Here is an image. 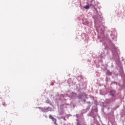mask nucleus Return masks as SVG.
<instances>
[{
	"label": "nucleus",
	"mask_w": 125,
	"mask_h": 125,
	"mask_svg": "<svg viewBox=\"0 0 125 125\" xmlns=\"http://www.w3.org/2000/svg\"><path fill=\"white\" fill-rule=\"evenodd\" d=\"M77 125H80L79 124H77Z\"/></svg>",
	"instance_id": "0eeeda50"
},
{
	"label": "nucleus",
	"mask_w": 125,
	"mask_h": 125,
	"mask_svg": "<svg viewBox=\"0 0 125 125\" xmlns=\"http://www.w3.org/2000/svg\"><path fill=\"white\" fill-rule=\"evenodd\" d=\"M110 95H111L112 96H114L113 94H110Z\"/></svg>",
	"instance_id": "423d86ee"
},
{
	"label": "nucleus",
	"mask_w": 125,
	"mask_h": 125,
	"mask_svg": "<svg viewBox=\"0 0 125 125\" xmlns=\"http://www.w3.org/2000/svg\"><path fill=\"white\" fill-rule=\"evenodd\" d=\"M49 117L50 119L52 120L53 122H54L55 124L56 123V120L55 118H54L51 115H49Z\"/></svg>",
	"instance_id": "7ed1b4c3"
},
{
	"label": "nucleus",
	"mask_w": 125,
	"mask_h": 125,
	"mask_svg": "<svg viewBox=\"0 0 125 125\" xmlns=\"http://www.w3.org/2000/svg\"><path fill=\"white\" fill-rule=\"evenodd\" d=\"M49 117L50 119L52 120L53 122H54L55 124L56 123V120L55 118H54L51 115H49Z\"/></svg>",
	"instance_id": "20e7f679"
},
{
	"label": "nucleus",
	"mask_w": 125,
	"mask_h": 125,
	"mask_svg": "<svg viewBox=\"0 0 125 125\" xmlns=\"http://www.w3.org/2000/svg\"><path fill=\"white\" fill-rule=\"evenodd\" d=\"M49 117L50 119L52 120L53 122H54L55 124L56 123V120L55 118H54L51 115H49Z\"/></svg>",
	"instance_id": "f03ea898"
},
{
	"label": "nucleus",
	"mask_w": 125,
	"mask_h": 125,
	"mask_svg": "<svg viewBox=\"0 0 125 125\" xmlns=\"http://www.w3.org/2000/svg\"><path fill=\"white\" fill-rule=\"evenodd\" d=\"M41 110L42 112H43V113H45L46 112H48V108L46 107L42 108Z\"/></svg>",
	"instance_id": "f257e3e1"
},
{
	"label": "nucleus",
	"mask_w": 125,
	"mask_h": 125,
	"mask_svg": "<svg viewBox=\"0 0 125 125\" xmlns=\"http://www.w3.org/2000/svg\"><path fill=\"white\" fill-rule=\"evenodd\" d=\"M83 8L85 9H89V5H86L83 6Z\"/></svg>",
	"instance_id": "39448f33"
},
{
	"label": "nucleus",
	"mask_w": 125,
	"mask_h": 125,
	"mask_svg": "<svg viewBox=\"0 0 125 125\" xmlns=\"http://www.w3.org/2000/svg\"><path fill=\"white\" fill-rule=\"evenodd\" d=\"M39 109H41V107H39Z\"/></svg>",
	"instance_id": "6e6552de"
}]
</instances>
